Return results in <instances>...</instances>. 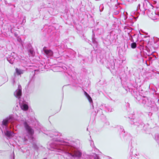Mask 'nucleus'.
I'll return each mask as SVG.
<instances>
[{
    "mask_svg": "<svg viewBox=\"0 0 159 159\" xmlns=\"http://www.w3.org/2000/svg\"><path fill=\"white\" fill-rule=\"evenodd\" d=\"M106 123H107V125H109V123L108 122H107Z\"/></svg>",
    "mask_w": 159,
    "mask_h": 159,
    "instance_id": "58836bf2",
    "label": "nucleus"
},
{
    "mask_svg": "<svg viewBox=\"0 0 159 159\" xmlns=\"http://www.w3.org/2000/svg\"><path fill=\"white\" fill-rule=\"evenodd\" d=\"M118 129L120 134V137H123L124 139L127 141H129L131 139V137L129 134L125 135V132L122 126H119L117 127Z\"/></svg>",
    "mask_w": 159,
    "mask_h": 159,
    "instance_id": "423d86ee",
    "label": "nucleus"
},
{
    "mask_svg": "<svg viewBox=\"0 0 159 159\" xmlns=\"http://www.w3.org/2000/svg\"><path fill=\"white\" fill-rule=\"evenodd\" d=\"M14 95L19 100H20L22 95L21 87L20 85H19L18 89L15 92Z\"/></svg>",
    "mask_w": 159,
    "mask_h": 159,
    "instance_id": "9d476101",
    "label": "nucleus"
},
{
    "mask_svg": "<svg viewBox=\"0 0 159 159\" xmlns=\"http://www.w3.org/2000/svg\"><path fill=\"white\" fill-rule=\"evenodd\" d=\"M131 36V38H130L129 39L131 40V42H134V40L133 39L132 36Z\"/></svg>",
    "mask_w": 159,
    "mask_h": 159,
    "instance_id": "c756f323",
    "label": "nucleus"
},
{
    "mask_svg": "<svg viewBox=\"0 0 159 159\" xmlns=\"http://www.w3.org/2000/svg\"><path fill=\"white\" fill-rule=\"evenodd\" d=\"M25 22H26L25 19V17H24V18L22 20V21L21 24L22 25L24 24L25 23Z\"/></svg>",
    "mask_w": 159,
    "mask_h": 159,
    "instance_id": "bb28decb",
    "label": "nucleus"
},
{
    "mask_svg": "<svg viewBox=\"0 0 159 159\" xmlns=\"http://www.w3.org/2000/svg\"><path fill=\"white\" fill-rule=\"evenodd\" d=\"M124 17L125 20H126L127 19V17L125 15H124Z\"/></svg>",
    "mask_w": 159,
    "mask_h": 159,
    "instance_id": "2f4dec72",
    "label": "nucleus"
},
{
    "mask_svg": "<svg viewBox=\"0 0 159 159\" xmlns=\"http://www.w3.org/2000/svg\"><path fill=\"white\" fill-rule=\"evenodd\" d=\"M151 18L152 20H159V14H157L155 12H152L150 15Z\"/></svg>",
    "mask_w": 159,
    "mask_h": 159,
    "instance_id": "4468645a",
    "label": "nucleus"
},
{
    "mask_svg": "<svg viewBox=\"0 0 159 159\" xmlns=\"http://www.w3.org/2000/svg\"><path fill=\"white\" fill-rule=\"evenodd\" d=\"M41 11V10H39V11Z\"/></svg>",
    "mask_w": 159,
    "mask_h": 159,
    "instance_id": "a19ab883",
    "label": "nucleus"
},
{
    "mask_svg": "<svg viewBox=\"0 0 159 159\" xmlns=\"http://www.w3.org/2000/svg\"><path fill=\"white\" fill-rule=\"evenodd\" d=\"M155 139L158 142V141L159 140V134H156L155 136Z\"/></svg>",
    "mask_w": 159,
    "mask_h": 159,
    "instance_id": "b1692460",
    "label": "nucleus"
},
{
    "mask_svg": "<svg viewBox=\"0 0 159 159\" xmlns=\"http://www.w3.org/2000/svg\"><path fill=\"white\" fill-rule=\"evenodd\" d=\"M27 49L29 52V54L31 56H33L34 54V49L30 44L28 45Z\"/></svg>",
    "mask_w": 159,
    "mask_h": 159,
    "instance_id": "ddd939ff",
    "label": "nucleus"
},
{
    "mask_svg": "<svg viewBox=\"0 0 159 159\" xmlns=\"http://www.w3.org/2000/svg\"><path fill=\"white\" fill-rule=\"evenodd\" d=\"M93 154L94 155H93L94 159H99L98 156L97 154L94 153Z\"/></svg>",
    "mask_w": 159,
    "mask_h": 159,
    "instance_id": "393cba45",
    "label": "nucleus"
},
{
    "mask_svg": "<svg viewBox=\"0 0 159 159\" xmlns=\"http://www.w3.org/2000/svg\"><path fill=\"white\" fill-rule=\"evenodd\" d=\"M159 40V39L158 38H156V39L154 40V42L155 43L157 42Z\"/></svg>",
    "mask_w": 159,
    "mask_h": 159,
    "instance_id": "c85d7f7f",
    "label": "nucleus"
},
{
    "mask_svg": "<svg viewBox=\"0 0 159 159\" xmlns=\"http://www.w3.org/2000/svg\"><path fill=\"white\" fill-rule=\"evenodd\" d=\"M23 124L27 133V135L24 137V141H26L29 140L33 141L34 139L33 135L34 133V130L26 121L24 122Z\"/></svg>",
    "mask_w": 159,
    "mask_h": 159,
    "instance_id": "20e7f679",
    "label": "nucleus"
},
{
    "mask_svg": "<svg viewBox=\"0 0 159 159\" xmlns=\"http://www.w3.org/2000/svg\"><path fill=\"white\" fill-rule=\"evenodd\" d=\"M67 68L65 66L61 67L58 66H56L53 70L54 71H63L64 72H66V70H67Z\"/></svg>",
    "mask_w": 159,
    "mask_h": 159,
    "instance_id": "9b49d317",
    "label": "nucleus"
},
{
    "mask_svg": "<svg viewBox=\"0 0 159 159\" xmlns=\"http://www.w3.org/2000/svg\"><path fill=\"white\" fill-rule=\"evenodd\" d=\"M127 1L130 3H132L133 2L134 0H127Z\"/></svg>",
    "mask_w": 159,
    "mask_h": 159,
    "instance_id": "7c9ffc66",
    "label": "nucleus"
},
{
    "mask_svg": "<svg viewBox=\"0 0 159 159\" xmlns=\"http://www.w3.org/2000/svg\"><path fill=\"white\" fill-rule=\"evenodd\" d=\"M43 9L47 11L48 14L51 15H54L56 14L54 11V9L52 7H48L46 8H44Z\"/></svg>",
    "mask_w": 159,
    "mask_h": 159,
    "instance_id": "dca6fc26",
    "label": "nucleus"
},
{
    "mask_svg": "<svg viewBox=\"0 0 159 159\" xmlns=\"http://www.w3.org/2000/svg\"><path fill=\"white\" fill-rule=\"evenodd\" d=\"M49 134V136L52 138L53 142L49 143L48 147L49 149L57 152V154H65L71 158L81 157V152L69 146L66 142L59 138L60 135L58 133L52 131Z\"/></svg>",
    "mask_w": 159,
    "mask_h": 159,
    "instance_id": "f257e3e1",
    "label": "nucleus"
},
{
    "mask_svg": "<svg viewBox=\"0 0 159 159\" xmlns=\"http://www.w3.org/2000/svg\"><path fill=\"white\" fill-rule=\"evenodd\" d=\"M90 145L92 147H94V144L93 143V141H90Z\"/></svg>",
    "mask_w": 159,
    "mask_h": 159,
    "instance_id": "cd10ccee",
    "label": "nucleus"
},
{
    "mask_svg": "<svg viewBox=\"0 0 159 159\" xmlns=\"http://www.w3.org/2000/svg\"><path fill=\"white\" fill-rule=\"evenodd\" d=\"M117 35L115 31H112L108 33L106 39V41L108 42V44L114 43L117 39Z\"/></svg>",
    "mask_w": 159,
    "mask_h": 159,
    "instance_id": "39448f33",
    "label": "nucleus"
},
{
    "mask_svg": "<svg viewBox=\"0 0 159 159\" xmlns=\"http://www.w3.org/2000/svg\"><path fill=\"white\" fill-rule=\"evenodd\" d=\"M152 91H154V92H156V90H155V89H152Z\"/></svg>",
    "mask_w": 159,
    "mask_h": 159,
    "instance_id": "4c0bfd02",
    "label": "nucleus"
},
{
    "mask_svg": "<svg viewBox=\"0 0 159 159\" xmlns=\"http://www.w3.org/2000/svg\"><path fill=\"white\" fill-rule=\"evenodd\" d=\"M18 40L19 41H20L21 40V39L19 38L18 39Z\"/></svg>",
    "mask_w": 159,
    "mask_h": 159,
    "instance_id": "e433bc0d",
    "label": "nucleus"
},
{
    "mask_svg": "<svg viewBox=\"0 0 159 159\" xmlns=\"http://www.w3.org/2000/svg\"><path fill=\"white\" fill-rule=\"evenodd\" d=\"M1 130H2V132H3V130H2V129H1Z\"/></svg>",
    "mask_w": 159,
    "mask_h": 159,
    "instance_id": "ea45409f",
    "label": "nucleus"
},
{
    "mask_svg": "<svg viewBox=\"0 0 159 159\" xmlns=\"http://www.w3.org/2000/svg\"><path fill=\"white\" fill-rule=\"evenodd\" d=\"M137 46L136 43L135 42H133L131 44V47L132 48H135Z\"/></svg>",
    "mask_w": 159,
    "mask_h": 159,
    "instance_id": "5701e85b",
    "label": "nucleus"
},
{
    "mask_svg": "<svg viewBox=\"0 0 159 159\" xmlns=\"http://www.w3.org/2000/svg\"><path fill=\"white\" fill-rule=\"evenodd\" d=\"M16 71L18 75H19L24 73L25 71V70L20 69L16 68Z\"/></svg>",
    "mask_w": 159,
    "mask_h": 159,
    "instance_id": "aec40b11",
    "label": "nucleus"
},
{
    "mask_svg": "<svg viewBox=\"0 0 159 159\" xmlns=\"http://www.w3.org/2000/svg\"><path fill=\"white\" fill-rule=\"evenodd\" d=\"M129 122L131 125H135L139 126L142 129V128L144 127V125L141 120H139L138 122L136 119H130L129 120Z\"/></svg>",
    "mask_w": 159,
    "mask_h": 159,
    "instance_id": "1a4fd4ad",
    "label": "nucleus"
},
{
    "mask_svg": "<svg viewBox=\"0 0 159 159\" xmlns=\"http://www.w3.org/2000/svg\"><path fill=\"white\" fill-rule=\"evenodd\" d=\"M148 59H149V60H152V57H149V58H148Z\"/></svg>",
    "mask_w": 159,
    "mask_h": 159,
    "instance_id": "f704fd0d",
    "label": "nucleus"
},
{
    "mask_svg": "<svg viewBox=\"0 0 159 159\" xmlns=\"http://www.w3.org/2000/svg\"><path fill=\"white\" fill-rule=\"evenodd\" d=\"M92 32L93 34L92 35V40L93 43V48H94V47H97L98 45V43L97 41H96V39L95 38L94 33L93 30L92 31Z\"/></svg>",
    "mask_w": 159,
    "mask_h": 159,
    "instance_id": "f3484780",
    "label": "nucleus"
},
{
    "mask_svg": "<svg viewBox=\"0 0 159 159\" xmlns=\"http://www.w3.org/2000/svg\"><path fill=\"white\" fill-rule=\"evenodd\" d=\"M84 94L86 98L88 99L89 102L91 103H93V100L90 97V96H89V95L86 92H84Z\"/></svg>",
    "mask_w": 159,
    "mask_h": 159,
    "instance_id": "412c9836",
    "label": "nucleus"
},
{
    "mask_svg": "<svg viewBox=\"0 0 159 159\" xmlns=\"http://www.w3.org/2000/svg\"><path fill=\"white\" fill-rule=\"evenodd\" d=\"M44 52L48 57H51L53 55V52L51 50L45 49Z\"/></svg>",
    "mask_w": 159,
    "mask_h": 159,
    "instance_id": "6ab92c4d",
    "label": "nucleus"
},
{
    "mask_svg": "<svg viewBox=\"0 0 159 159\" xmlns=\"http://www.w3.org/2000/svg\"><path fill=\"white\" fill-rule=\"evenodd\" d=\"M114 110V109L110 106L105 107V111L107 112H111Z\"/></svg>",
    "mask_w": 159,
    "mask_h": 159,
    "instance_id": "4be33fe9",
    "label": "nucleus"
},
{
    "mask_svg": "<svg viewBox=\"0 0 159 159\" xmlns=\"http://www.w3.org/2000/svg\"><path fill=\"white\" fill-rule=\"evenodd\" d=\"M124 29L125 30H126V29H129L128 28V27L126 26H125L124 27Z\"/></svg>",
    "mask_w": 159,
    "mask_h": 159,
    "instance_id": "473e14b6",
    "label": "nucleus"
},
{
    "mask_svg": "<svg viewBox=\"0 0 159 159\" xmlns=\"http://www.w3.org/2000/svg\"><path fill=\"white\" fill-rule=\"evenodd\" d=\"M147 9V3L145 0L142 2L141 3H139L138 5L137 10H140L142 12V13L144 14L145 13V11Z\"/></svg>",
    "mask_w": 159,
    "mask_h": 159,
    "instance_id": "0eeeda50",
    "label": "nucleus"
},
{
    "mask_svg": "<svg viewBox=\"0 0 159 159\" xmlns=\"http://www.w3.org/2000/svg\"><path fill=\"white\" fill-rule=\"evenodd\" d=\"M14 117L12 115L8 117L3 120L1 125L3 128L5 129L4 132L5 134L7 137H12L14 135V133L7 130L8 128V124L9 123H12Z\"/></svg>",
    "mask_w": 159,
    "mask_h": 159,
    "instance_id": "7ed1b4c3",
    "label": "nucleus"
},
{
    "mask_svg": "<svg viewBox=\"0 0 159 159\" xmlns=\"http://www.w3.org/2000/svg\"><path fill=\"white\" fill-rule=\"evenodd\" d=\"M99 8L100 11H103L104 8L103 5H101L100 6Z\"/></svg>",
    "mask_w": 159,
    "mask_h": 159,
    "instance_id": "a878e982",
    "label": "nucleus"
},
{
    "mask_svg": "<svg viewBox=\"0 0 159 159\" xmlns=\"http://www.w3.org/2000/svg\"><path fill=\"white\" fill-rule=\"evenodd\" d=\"M19 100V101L20 104V107L21 109L24 111L27 110L29 108L28 105L24 102H22L21 103V98H20V100Z\"/></svg>",
    "mask_w": 159,
    "mask_h": 159,
    "instance_id": "2eb2a0df",
    "label": "nucleus"
},
{
    "mask_svg": "<svg viewBox=\"0 0 159 159\" xmlns=\"http://www.w3.org/2000/svg\"><path fill=\"white\" fill-rule=\"evenodd\" d=\"M13 157H12L11 159H15V157H14V152H13Z\"/></svg>",
    "mask_w": 159,
    "mask_h": 159,
    "instance_id": "72a5a7b5",
    "label": "nucleus"
},
{
    "mask_svg": "<svg viewBox=\"0 0 159 159\" xmlns=\"http://www.w3.org/2000/svg\"><path fill=\"white\" fill-rule=\"evenodd\" d=\"M126 91H128V90L129 92H131L132 95H133L135 98H136L141 105H143L144 107H152L154 104V102L152 101L150 99H149L147 97H142L139 93L138 92H137L135 89H130L127 88V89H125Z\"/></svg>",
    "mask_w": 159,
    "mask_h": 159,
    "instance_id": "f03ea898",
    "label": "nucleus"
},
{
    "mask_svg": "<svg viewBox=\"0 0 159 159\" xmlns=\"http://www.w3.org/2000/svg\"><path fill=\"white\" fill-rule=\"evenodd\" d=\"M32 73H33V76L31 77H30V80L27 85V88L29 87V86L33 85L34 83L35 79V77L34 76L35 72H34L33 73L32 72Z\"/></svg>",
    "mask_w": 159,
    "mask_h": 159,
    "instance_id": "f8f14e48",
    "label": "nucleus"
},
{
    "mask_svg": "<svg viewBox=\"0 0 159 159\" xmlns=\"http://www.w3.org/2000/svg\"><path fill=\"white\" fill-rule=\"evenodd\" d=\"M88 157L89 158V159H91V155L88 156Z\"/></svg>",
    "mask_w": 159,
    "mask_h": 159,
    "instance_id": "c9c22d12",
    "label": "nucleus"
},
{
    "mask_svg": "<svg viewBox=\"0 0 159 159\" xmlns=\"http://www.w3.org/2000/svg\"><path fill=\"white\" fill-rule=\"evenodd\" d=\"M139 153L137 152V150L135 149L131 148L130 150V156L131 157L133 156H138Z\"/></svg>",
    "mask_w": 159,
    "mask_h": 159,
    "instance_id": "a211bd4d",
    "label": "nucleus"
},
{
    "mask_svg": "<svg viewBox=\"0 0 159 159\" xmlns=\"http://www.w3.org/2000/svg\"><path fill=\"white\" fill-rule=\"evenodd\" d=\"M17 58L16 54L14 52H12L7 57V59L10 63L13 64L17 61Z\"/></svg>",
    "mask_w": 159,
    "mask_h": 159,
    "instance_id": "6e6552de",
    "label": "nucleus"
}]
</instances>
